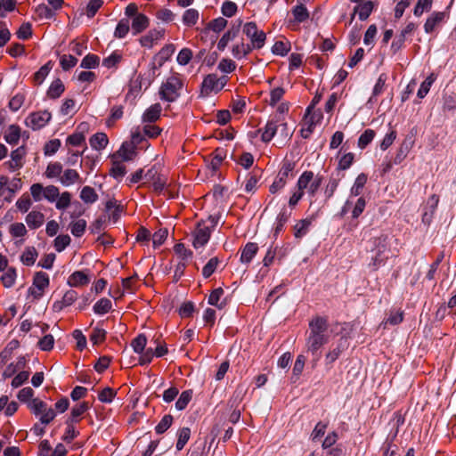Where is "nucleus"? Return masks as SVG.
Masks as SVG:
<instances>
[{
  "label": "nucleus",
  "instance_id": "0eeeda50",
  "mask_svg": "<svg viewBox=\"0 0 456 456\" xmlns=\"http://www.w3.org/2000/svg\"><path fill=\"white\" fill-rule=\"evenodd\" d=\"M314 177L312 171H305L298 178L297 191L293 192L289 200V206L294 208L304 196V191Z\"/></svg>",
  "mask_w": 456,
  "mask_h": 456
},
{
  "label": "nucleus",
  "instance_id": "e433bc0d",
  "mask_svg": "<svg viewBox=\"0 0 456 456\" xmlns=\"http://www.w3.org/2000/svg\"><path fill=\"white\" fill-rule=\"evenodd\" d=\"M20 138V128L17 125H11L5 134H4V140L12 145H15L19 142Z\"/></svg>",
  "mask_w": 456,
  "mask_h": 456
},
{
  "label": "nucleus",
  "instance_id": "393cba45",
  "mask_svg": "<svg viewBox=\"0 0 456 456\" xmlns=\"http://www.w3.org/2000/svg\"><path fill=\"white\" fill-rule=\"evenodd\" d=\"M253 50L254 48L251 47L249 44L241 41L232 47V54L234 58L240 60L249 54Z\"/></svg>",
  "mask_w": 456,
  "mask_h": 456
},
{
  "label": "nucleus",
  "instance_id": "680f3d73",
  "mask_svg": "<svg viewBox=\"0 0 456 456\" xmlns=\"http://www.w3.org/2000/svg\"><path fill=\"white\" fill-rule=\"evenodd\" d=\"M354 159V154L352 152H348L344 154L338 160V169L339 170H346L353 164Z\"/></svg>",
  "mask_w": 456,
  "mask_h": 456
},
{
  "label": "nucleus",
  "instance_id": "f8f14e48",
  "mask_svg": "<svg viewBox=\"0 0 456 456\" xmlns=\"http://www.w3.org/2000/svg\"><path fill=\"white\" fill-rule=\"evenodd\" d=\"M164 33V29H151L146 35L140 37V45L145 48H151L159 40L163 38Z\"/></svg>",
  "mask_w": 456,
  "mask_h": 456
},
{
  "label": "nucleus",
  "instance_id": "c85d7f7f",
  "mask_svg": "<svg viewBox=\"0 0 456 456\" xmlns=\"http://www.w3.org/2000/svg\"><path fill=\"white\" fill-rule=\"evenodd\" d=\"M278 121L270 120L266 123L262 133L261 139L264 142H269L279 131Z\"/></svg>",
  "mask_w": 456,
  "mask_h": 456
},
{
  "label": "nucleus",
  "instance_id": "09e8293b",
  "mask_svg": "<svg viewBox=\"0 0 456 456\" xmlns=\"http://www.w3.org/2000/svg\"><path fill=\"white\" fill-rule=\"evenodd\" d=\"M192 395L193 392L191 389L183 391L178 400L175 402V408L178 411L184 410L187 407L188 403L191 402Z\"/></svg>",
  "mask_w": 456,
  "mask_h": 456
},
{
  "label": "nucleus",
  "instance_id": "7c9ffc66",
  "mask_svg": "<svg viewBox=\"0 0 456 456\" xmlns=\"http://www.w3.org/2000/svg\"><path fill=\"white\" fill-rule=\"evenodd\" d=\"M387 250L379 249V251H372L374 256L371 257L370 262L369 263V267L371 271H377L382 265L386 263L387 260V256H386V252Z\"/></svg>",
  "mask_w": 456,
  "mask_h": 456
},
{
  "label": "nucleus",
  "instance_id": "6e6d98bb",
  "mask_svg": "<svg viewBox=\"0 0 456 456\" xmlns=\"http://www.w3.org/2000/svg\"><path fill=\"white\" fill-rule=\"evenodd\" d=\"M17 209L21 213H26L32 206V200L28 194L20 196L15 203Z\"/></svg>",
  "mask_w": 456,
  "mask_h": 456
},
{
  "label": "nucleus",
  "instance_id": "ddd939ff",
  "mask_svg": "<svg viewBox=\"0 0 456 456\" xmlns=\"http://www.w3.org/2000/svg\"><path fill=\"white\" fill-rule=\"evenodd\" d=\"M77 299V293L73 289H69L65 292V294L63 295V297L61 300L55 301L53 304V310L54 312H61L65 307L71 305Z\"/></svg>",
  "mask_w": 456,
  "mask_h": 456
},
{
  "label": "nucleus",
  "instance_id": "1a4fd4ad",
  "mask_svg": "<svg viewBox=\"0 0 456 456\" xmlns=\"http://www.w3.org/2000/svg\"><path fill=\"white\" fill-rule=\"evenodd\" d=\"M228 81L226 76L218 77L216 74H208L203 80L201 90L203 93L208 94L212 91L222 90Z\"/></svg>",
  "mask_w": 456,
  "mask_h": 456
},
{
  "label": "nucleus",
  "instance_id": "37998d69",
  "mask_svg": "<svg viewBox=\"0 0 456 456\" xmlns=\"http://www.w3.org/2000/svg\"><path fill=\"white\" fill-rule=\"evenodd\" d=\"M312 219H302L294 225V235L296 238H302L308 232Z\"/></svg>",
  "mask_w": 456,
  "mask_h": 456
},
{
  "label": "nucleus",
  "instance_id": "052dcab7",
  "mask_svg": "<svg viewBox=\"0 0 456 456\" xmlns=\"http://www.w3.org/2000/svg\"><path fill=\"white\" fill-rule=\"evenodd\" d=\"M86 227V221L84 219H79L70 224V232L75 237H80L84 234Z\"/></svg>",
  "mask_w": 456,
  "mask_h": 456
},
{
  "label": "nucleus",
  "instance_id": "4468645a",
  "mask_svg": "<svg viewBox=\"0 0 456 456\" xmlns=\"http://www.w3.org/2000/svg\"><path fill=\"white\" fill-rule=\"evenodd\" d=\"M375 6L376 3L370 0L359 4L357 6L354 7L351 20L354 19L355 13H358L359 19L361 20H367L370 13L372 12Z\"/></svg>",
  "mask_w": 456,
  "mask_h": 456
},
{
  "label": "nucleus",
  "instance_id": "603ef678",
  "mask_svg": "<svg viewBox=\"0 0 456 456\" xmlns=\"http://www.w3.org/2000/svg\"><path fill=\"white\" fill-rule=\"evenodd\" d=\"M367 182V175L363 173L358 175L356 177L354 185L351 188V193L354 196H358L362 193V188L364 187Z\"/></svg>",
  "mask_w": 456,
  "mask_h": 456
},
{
  "label": "nucleus",
  "instance_id": "58836bf2",
  "mask_svg": "<svg viewBox=\"0 0 456 456\" xmlns=\"http://www.w3.org/2000/svg\"><path fill=\"white\" fill-rule=\"evenodd\" d=\"M191 437V429L189 428H182L177 431L176 450L182 451Z\"/></svg>",
  "mask_w": 456,
  "mask_h": 456
},
{
  "label": "nucleus",
  "instance_id": "4c0bfd02",
  "mask_svg": "<svg viewBox=\"0 0 456 456\" xmlns=\"http://www.w3.org/2000/svg\"><path fill=\"white\" fill-rule=\"evenodd\" d=\"M63 167L60 162H51L47 165L45 175L49 179L59 178L61 176Z\"/></svg>",
  "mask_w": 456,
  "mask_h": 456
},
{
  "label": "nucleus",
  "instance_id": "c9c22d12",
  "mask_svg": "<svg viewBox=\"0 0 456 456\" xmlns=\"http://www.w3.org/2000/svg\"><path fill=\"white\" fill-rule=\"evenodd\" d=\"M17 273L14 267H8L2 274L0 281L4 288H12L16 281Z\"/></svg>",
  "mask_w": 456,
  "mask_h": 456
},
{
  "label": "nucleus",
  "instance_id": "5fc2aeb1",
  "mask_svg": "<svg viewBox=\"0 0 456 456\" xmlns=\"http://www.w3.org/2000/svg\"><path fill=\"white\" fill-rule=\"evenodd\" d=\"M99 56L93 53H88L83 58L80 67L84 69H94L99 65Z\"/></svg>",
  "mask_w": 456,
  "mask_h": 456
},
{
  "label": "nucleus",
  "instance_id": "338daca9",
  "mask_svg": "<svg viewBox=\"0 0 456 456\" xmlns=\"http://www.w3.org/2000/svg\"><path fill=\"white\" fill-rule=\"evenodd\" d=\"M173 417L169 414L165 415L159 423L156 426L155 430L158 434L165 433L172 425Z\"/></svg>",
  "mask_w": 456,
  "mask_h": 456
},
{
  "label": "nucleus",
  "instance_id": "a878e982",
  "mask_svg": "<svg viewBox=\"0 0 456 456\" xmlns=\"http://www.w3.org/2000/svg\"><path fill=\"white\" fill-rule=\"evenodd\" d=\"M89 409V404L86 402H82L75 405L70 412V416L66 420V423H77L80 420V417Z\"/></svg>",
  "mask_w": 456,
  "mask_h": 456
},
{
  "label": "nucleus",
  "instance_id": "f704fd0d",
  "mask_svg": "<svg viewBox=\"0 0 456 456\" xmlns=\"http://www.w3.org/2000/svg\"><path fill=\"white\" fill-rule=\"evenodd\" d=\"M108 142L109 139L105 133H96L90 138V145L96 151L104 149Z\"/></svg>",
  "mask_w": 456,
  "mask_h": 456
},
{
  "label": "nucleus",
  "instance_id": "a211bd4d",
  "mask_svg": "<svg viewBox=\"0 0 456 456\" xmlns=\"http://www.w3.org/2000/svg\"><path fill=\"white\" fill-rule=\"evenodd\" d=\"M25 221L29 229L35 230L43 225L45 215L40 211L32 210L26 216Z\"/></svg>",
  "mask_w": 456,
  "mask_h": 456
},
{
  "label": "nucleus",
  "instance_id": "f03ea898",
  "mask_svg": "<svg viewBox=\"0 0 456 456\" xmlns=\"http://www.w3.org/2000/svg\"><path fill=\"white\" fill-rule=\"evenodd\" d=\"M328 328L329 323L326 317L315 316L309 322L306 347L313 354H315L322 346L328 343Z\"/></svg>",
  "mask_w": 456,
  "mask_h": 456
},
{
  "label": "nucleus",
  "instance_id": "7ed1b4c3",
  "mask_svg": "<svg viewBox=\"0 0 456 456\" xmlns=\"http://www.w3.org/2000/svg\"><path fill=\"white\" fill-rule=\"evenodd\" d=\"M183 82L178 74L173 75L162 83L159 88V97L166 102H175L180 96Z\"/></svg>",
  "mask_w": 456,
  "mask_h": 456
},
{
  "label": "nucleus",
  "instance_id": "79ce46f5",
  "mask_svg": "<svg viewBox=\"0 0 456 456\" xmlns=\"http://www.w3.org/2000/svg\"><path fill=\"white\" fill-rule=\"evenodd\" d=\"M52 69L53 62L49 61L34 74V82L37 85H41Z\"/></svg>",
  "mask_w": 456,
  "mask_h": 456
},
{
  "label": "nucleus",
  "instance_id": "c756f323",
  "mask_svg": "<svg viewBox=\"0 0 456 456\" xmlns=\"http://www.w3.org/2000/svg\"><path fill=\"white\" fill-rule=\"evenodd\" d=\"M200 20V12L195 8L185 10L182 16L183 25L187 27L195 26Z\"/></svg>",
  "mask_w": 456,
  "mask_h": 456
},
{
  "label": "nucleus",
  "instance_id": "4d7b16f0",
  "mask_svg": "<svg viewBox=\"0 0 456 456\" xmlns=\"http://www.w3.org/2000/svg\"><path fill=\"white\" fill-rule=\"evenodd\" d=\"M36 13L40 19L50 20L55 15V12L48 5L42 4L36 8Z\"/></svg>",
  "mask_w": 456,
  "mask_h": 456
},
{
  "label": "nucleus",
  "instance_id": "ea45409f",
  "mask_svg": "<svg viewBox=\"0 0 456 456\" xmlns=\"http://www.w3.org/2000/svg\"><path fill=\"white\" fill-rule=\"evenodd\" d=\"M291 12L297 22H304L309 18V12L303 4L294 6Z\"/></svg>",
  "mask_w": 456,
  "mask_h": 456
},
{
  "label": "nucleus",
  "instance_id": "6ab92c4d",
  "mask_svg": "<svg viewBox=\"0 0 456 456\" xmlns=\"http://www.w3.org/2000/svg\"><path fill=\"white\" fill-rule=\"evenodd\" d=\"M26 154L24 147H19L11 153V160L7 162L9 168L12 171L20 169L23 163L22 159Z\"/></svg>",
  "mask_w": 456,
  "mask_h": 456
},
{
  "label": "nucleus",
  "instance_id": "473e14b6",
  "mask_svg": "<svg viewBox=\"0 0 456 456\" xmlns=\"http://www.w3.org/2000/svg\"><path fill=\"white\" fill-rule=\"evenodd\" d=\"M260 169H254L248 175L245 183V191L247 192H255L257 189V183L261 176Z\"/></svg>",
  "mask_w": 456,
  "mask_h": 456
},
{
  "label": "nucleus",
  "instance_id": "69168bd1",
  "mask_svg": "<svg viewBox=\"0 0 456 456\" xmlns=\"http://www.w3.org/2000/svg\"><path fill=\"white\" fill-rule=\"evenodd\" d=\"M9 232L12 237H23L27 234V229L22 223L12 224L9 227Z\"/></svg>",
  "mask_w": 456,
  "mask_h": 456
},
{
  "label": "nucleus",
  "instance_id": "cd10ccee",
  "mask_svg": "<svg viewBox=\"0 0 456 456\" xmlns=\"http://www.w3.org/2000/svg\"><path fill=\"white\" fill-rule=\"evenodd\" d=\"M387 236L385 234H380L376 237H372L369 243V250L370 251H379V249L382 250H387L388 249V243H387Z\"/></svg>",
  "mask_w": 456,
  "mask_h": 456
},
{
  "label": "nucleus",
  "instance_id": "de8ad7c7",
  "mask_svg": "<svg viewBox=\"0 0 456 456\" xmlns=\"http://www.w3.org/2000/svg\"><path fill=\"white\" fill-rule=\"evenodd\" d=\"M290 48L289 41H276L272 47V53L275 55L284 56L290 51Z\"/></svg>",
  "mask_w": 456,
  "mask_h": 456
},
{
  "label": "nucleus",
  "instance_id": "9d476101",
  "mask_svg": "<svg viewBox=\"0 0 456 456\" xmlns=\"http://www.w3.org/2000/svg\"><path fill=\"white\" fill-rule=\"evenodd\" d=\"M52 115L47 110L37 111L28 115L26 118V126L33 130H39L45 126L51 120Z\"/></svg>",
  "mask_w": 456,
  "mask_h": 456
},
{
  "label": "nucleus",
  "instance_id": "a19ab883",
  "mask_svg": "<svg viewBox=\"0 0 456 456\" xmlns=\"http://www.w3.org/2000/svg\"><path fill=\"white\" fill-rule=\"evenodd\" d=\"M37 255L38 254L34 247H28L25 248L20 256V260L24 265L30 266L35 264Z\"/></svg>",
  "mask_w": 456,
  "mask_h": 456
},
{
  "label": "nucleus",
  "instance_id": "423d86ee",
  "mask_svg": "<svg viewBox=\"0 0 456 456\" xmlns=\"http://www.w3.org/2000/svg\"><path fill=\"white\" fill-rule=\"evenodd\" d=\"M211 233V228L207 224V221L201 220L198 222L195 230L192 232L193 247L195 248L204 247L209 240Z\"/></svg>",
  "mask_w": 456,
  "mask_h": 456
},
{
  "label": "nucleus",
  "instance_id": "b1692460",
  "mask_svg": "<svg viewBox=\"0 0 456 456\" xmlns=\"http://www.w3.org/2000/svg\"><path fill=\"white\" fill-rule=\"evenodd\" d=\"M162 110V107L159 103H154L151 105L142 114V119L143 122L152 123L157 121Z\"/></svg>",
  "mask_w": 456,
  "mask_h": 456
},
{
  "label": "nucleus",
  "instance_id": "72a5a7b5",
  "mask_svg": "<svg viewBox=\"0 0 456 456\" xmlns=\"http://www.w3.org/2000/svg\"><path fill=\"white\" fill-rule=\"evenodd\" d=\"M64 90L65 86L62 81L60 78H56L51 83L46 94L50 99H57L62 94Z\"/></svg>",
  "mask_w": 456,
  "mask_h": 456
},
{
  "label": "nucleus",
  "instance_id": "f3484780",
  "mask_svg": "<svg viewBox=\"0 0 456 456\" xmlns=\"http://www.w3.org/2000/svg\"><path fill=\"white\" fill-rule=\"evenodd\" d=\"M226 156L227 151L224 148H217L214 151V152L210 156L211 159L208 164V167L211 168L213 173H216L218 170L223 161L225 159Z\"/></svg>",
  "mask_w": 456,
  "mask_h": 456
},
{
  "label": "nucleus",
  "instance_id": "13d9d810",
  "mask_svg": "<svg viewBox=\"0 0 456 456\" xmlns=\"http://www.w3.org/2000/svg\"><path fill=\"white\" fill-rule=\"evenodd\" d=\"M218 264L219 259L217 257L210 258L202 269L204 278H209L216 270Z\"/></svg>",
  "mask_w": 456,
  "mask_h": 456
},
{
  "label": "nucleus",
  "instance_id": "412c9836",
  "mask_svg": "<svg viewBox=\"0 0 456 456\" xmlns=\"http://www.w3.org/2000/svg\"><path fill=\"white\" fill-rule=\"evenodd\" d=\"M150 25L149 18L143 14L139 13L136 15L132 20V31L134 35L140 34L143 30H145Z\"/></svg>",
  "mask_w": 456,
  "mask_h": 456
},
{
  "label": "nucleus",
  "instance_id": "bf43d9fd",
  "mask_svg": "<svg viewBox=\"0 0 456 456\" xmlns=\"http://www.w3.org/2000/svg\"><path fill=\"white\" fill-rule=\"evenodd\" d=\"M126 167L119 161H113L112 167L110 170V174L116 179H121L126 175Z\"/></svg>",
  "mask_w": 456,
  "mask_h": 456
},
{
  "label": "nucleus",
  "instance_id": "0e129e2a",
  "mask_svg": "<svg viewBox=\"0 0 456 456\" xmlns=\"http://www.w3.org/2000/svg\"><path fill=\"white\" fill-rule=\"evenodd\" d=\"M77 63V59L73 55L64 54L61 57L60 64L63 70H69L75 67Z\"/></svg>",
  "mask_w": 456,
  "mask_h": 456
},
{
  "label": "nucleus",
  "instance_id": "dca6fc26",
  "mask_svg": "<svg viewBox=\"0 0 456 456\" xmlns=\"http://www.w3.org/2000/svg\"><path fill=\"white\" fill-rule=\"evenodd\" d=\"M90 282L89 276L84 271H76L71 273L67 281L69 287H82Z\"/></svg>",
  "mask_w": 456,
  "mask_h": 456
},
{
  "label": "nucleus",
  "instance_id": "2f4dec72",
  "mask_svg": "<svg viewBox=\"0 0 456 456\" xmlns=\"http://www.w3.org/2000/svg\"><path fill=\"white\" fill-rule=\"evenodd\" d=\"M224 291L222 288H217L214 289L208 297V304L211 305H215L219 309H223L226 305L225 299L221 301V297L224 296Z\"/></svg>",
  "mask_w": 456,
  "mask_h": 456
},
{
  "label": "nucleus",
  "instance_id": "774afa93",
  "mask_svg": "<svg viewBox=\"0 0 456 456\" xmlns=\"http://www.w3.org/2000/svg\"><path fill=\"white\" fill-rule=\"evenodd\" d=\"M322 183V177L320 175L314 176L311 180V182L308 183L307 187L305 190H307V193L314 197L317 191L319 190L320 186Z\"/></svg>",
  "mask_w": 456,
  "mask_h": 456
},
{
  "label": "nucleus",
  "instance_id": "20e7f679",
  "mask_svg": "<svg viewBox=\"0 0 456 456\" xmlns=\"http://www.w3.org/2000/svg\"><path fill=\"white\" fill-rule=\"evenodd\" d=\"M242 31L249 39L250 43L248 44L254 49H261L265 45L266 34L263 30H259L255 22L249 21L245 23Z\"/></svg>",
  "mask_w": 456,
  "mask_h": 456
},
{
  "label": "nucleus",
  "instance_id": "6e6552de",
  "mask_svg": "<svg viewBox=\"0 0 456 456\" xmlns=\"http://www.w3.org/2000/svg\"><path fill=\"white\" fill-rule=\"evenodd\" d=\"M161 167L154 165L147 170L144 178L148 183H151L156 191H161L167 184V177L160 173Z\"/></svg>",
  "mask_w": 456,
  "mask_h": 456
},
{
  "label": "nucleus",
  "instance_id": "aec40b11",
  "mask_svg": "<svg viewBox=\"0 0 456 456\" xmlns=\"http://www.w3.org/2000/svg\"><path fill=\"white\" fill-rule=\"evenodd\" d=\"M445 13L444 12H433L426 20L424 24V30L426 33H431L436 27L444 21Z\"/></svg>",
  "mask_w": 456,
  "mask_h": 456
},
{
  "label": "nucleus",
  "instance_id": "e2e57ef3",
  "mask_svg": "<svg viewBox=\"0 0 456 456\" xmlns=\"http://www.w3.org/2000/svg\"><path fill=\"white\" fill-rule=\"evenodd\" d=\"M54 345V338L53 335L47 334L45 335L42 338L37 342L38 347L43 351H50L53 349Z\"/></svg>",
  "mask_w": 456,
  "mask_h": 456
},
{
  "label": "nucleus",
  "instance_id": "49530a36",
  "mask_svg": "<svg viewBox=\"0 0 456 456\" xmlns=\"http://www.w3.org/2000/svg\"><path fill=\"white\" fill-rule=\"evenodd\" d=\"M112 307L111 301L109 298L103 297L98 300L94 305V311L97 314H105Z\"/></svg>",
  "mask_w": 456,
  "mask_h": 456
},
{
  "label": "nucleus",
  "instance_id": "8fccbe9b",
  "mask_svg": "<svg viewBox=\"0 0 456 456\" xmlns=\"http://www.w3.org/2000/svg\"><path fill=\"white\" fill-rule=\"evenodd\" d=\"M147 345V338L144 334H139L131 341V346L134 353L142 354Z\"/></svg>",
  "mask_w": 456,
  "mask_h": 456
},
{
  "label": "nucleus",
  "instance_id": "f257e3e1",
  "mask_svg": "<svg viewBox=\"0 0 456 456\" xmlns=\"http://www.w3.org/2000/svg\"><path fill=\"white\" fill-rule=\"evenodd\" d=\"M30 194L36 202L45 200L50 203L55 202V208L59 210L66 209L71 202V193L69 191L60 192V189L53 184L43 186L42 183H33L30 188Z\"/></svg>",
  "mask_w": 456,
  "mask_h": 456
},
{
  "label": "nucleus",
  "instance_id": "3c124183",
  "mask_svg": "<svg viewBox=\"0 0 456 456\" xmlns=\"http://www.w3.org/2000/svg\"><path fill=\"white\" fill-rule=\"evenodd\" d=\"M129 29V20L127 19H122L118 21L115 28L114 37L119 39L124 38L128 34Z\"/></svg>",
  "mask_w": 456,
  "mask_h": 456
},
{
  "label": "nucleus",
  "instance_id": "c03bdc74",
  "mask_svg": "<svg viewBox=\"0 0 456 456\" xmlns=\"http://www.w3.org/2000/svg\"><path fill=\"white\" fill-rule=\"evenodd\" d=\"M80 199L86 204H92L98 200V195L94 188L85 186L81 190Z\"/></svg>",
  "mask_w": 456,
  "mask_h": 456
},
{
  "label": "nucleus",
  "instance_id": "4be33fe9",
  "mask_svg": "<svg viewBox=\"0 0 456 456\" xmlns=\"http://www.w3.org/2000/svg\"><path fill=\"white\" fill-rule=\"evenodd\" d=\"M135 147L130 142H124L112 158L118 157L124 161L132 160L135 156Z\"/></svg>",
  "mask_w": 456,
  "mask_h": 456
},
{
  "label": "nucleus",
  "instance_id": "a18cd8bd",
  "mask_svg": "<svg viewBox=\"0 0 456 456\" xmlns=\"http://www.w3.org/2000/svg\"><path fill=\"white\" fill-rule=\"evenodd\" d=\"M376 133L372 129H366L359 137L357 145L360 149H365L374 139Z\"/></svg>",
  "mask_w": 456,
  "mask_h": 456
},
{
  "label": "nucleus",
  "instance_id": "9b49d317",
  "mask_svg": "<svg viewBox=\"0 0 456 456\" xmlns=\"http://www.w3.org/2000/svg\"><path fill=\"white\" fill-rule=\"evenodd\" d=\"M242 24V20H239L237 24H233L220 38V40L217 43V49L219 51H224L229 42L235 39V37L238 36L240 27Z\"/></svg>",
  "mask_w": 456,
  "mask_h": 456
},
{
  "label": "nucleus",
  "instance_id": "39448f33",
  "mask_svg": "<svg viewBox=\"0 0 456 456\" xmlns=\"http://www.w3.org/2000/svg\"><path fill=\"white\" fill-rule=\"evenodd\" d=\"M49 284L48 274L44 272H37L33 278L32 286L28 289V293L35 299H39L43 297L45 289L49 287Z\"/></svg>",
  "mask_w": 456,
  "mask_h": 456
},
{
  "label": "nucleus",
  "instance_id": "864d4df0",
  "mask_svg": "<svg viewBox=\"0 0 456 456\" xmlns=\"http://www.w3.org/2000/svg\"><path fill=\"white\" fill-rule=\"evenodd\" d=\"M436 80V77L435 75L432 73L430 74L420 85V87L419 89L418 90V94L417 95L419 97V98H424L428 93L429 92L430 90V87L432 86V84L435 82Z\"/></svg>",
  "mask_w": 456,
  "mask_h": 456
},
{
  "label": "nucleus",
  "instance_id": "bb28decb",
  "mask_svg": "<svg viewBox=\"0 0 456 456\" xmlns=\"http://www.w3.org/2000/svg\"><path fill=\"white\" fill-rule=\"evenodd\" d=\"M258 250V246L255 242H248L243 248L240 255V261L243 264H249Z\"/></svg>",
  "mask_w": 456,
  "mask_h": 456
},
{
  "label": "nucleus",
  "instance_id": "2eb2a0df",
  "mask_svg": "<svg viewBox=\"0 0 456 456\" xmlns=\"http://www.w3.org/2000/svg\"><path fill=\"white\" fill-rule=\"evenodd\" d=\"M348 346L347 339L345 337L340 338L336 347L330 350L325 356L328 364L333 363L341 355Z\"/></svg>",
  "mask_w": 456,
  "mask_h": 456
},
{
  "label": "nucleus",
  "instance_id": "5701e85b",
  "mask_svg": "<svg viewBox=\"0 0 456 456\" xmlns=\"http://www.w3.org/2000/svg\"><path fill=\"white\" fill-rule=\"evenodd\" d=\"M60 183L64 186H70L76 183H82L79 174L75 169L68 168L62 171Z\"/></svg>",
  "mask_w": 456,
  "mask_h": 456
}]
</instances>
